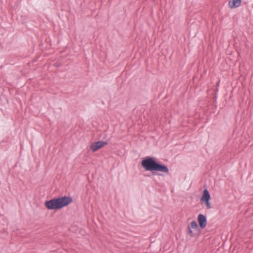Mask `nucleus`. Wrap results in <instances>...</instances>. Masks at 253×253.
I'll list each match as a JSON object with an SVG mask.
<instances>
[{"mask_svg": "<svg viewBox=\"0 0 253 253\" xmlns=\"http://www.w3.org/2000/svg\"><path fill=\"white\" fill-rule=\"evenodd\" d=\"M141 164L145 170L151 171L153 175L157 174L161 175L157 173V171L164 173H168L169 171V169L166 165L158 163L156 161L155 158L152 157L144 158Z\"/></svg>", "mask_w": 253, "mask_h": 253, "instance_id": "f257e3e1", "label": "nucleus"}, {"mask_svg": "<svg viewBox=\"0 0 253 253\" xmlns=\"http://www.w3.org/2000/svg\"><path fill=\"white\" fill-rule=\"evenodd\" d=\"M188 227L192 228L194 231L199 230L198 224L195 220L192 221L189 224H188Z\"/></svg>", "mask_w": 253, "mask_h": 253, "instance_id": "0eeeda50", "label": "nucleus"}, {"mask_svg": "<svg viewBox=\"0 0 253 253\" xmlns=\"http://www.w3.org/2000/svg\"><path fill=\"white\" fill-rule=\"evenodd\" d=\"M197 219L200 227L204 229L207 225L206 216L203 214H200L198 216Z\"/></svg>", "mask_w": 253, "mask_h": 253, "instance_id": "39448f33", "label": "nucleus"}, {"mask_svg": "<svg viewBox=\"0 0 253 253\" xmlns=\"http://www.w3.org/2000/svg\"><path fill=\"white\" fill-rule=\"evenodd\" d=\"M241 2V0H231L229 1L228 5L230 8H234L240 6Z\"/></svg>", "mask_w": 253, "mask_h": 253, "instance_id": "423d86ee", "label": "nucleus"}, {"mask_svg": "<svg viewBox=\"0 0 253 253\" xmlns=\"http://www.w3.org/2000/svg\"><path fill=\"white\" fill-rule=\"evenodd\" d=\"M108 143L106 141H98L91 143L90 145V149L92 151V152H94L97 151L98 149L104 147Z\"/></svg>", "mask_w": 253, "mask_h": 253, "instance_id": "20e7f679", "label": "nucleus"}, {"mask_svg": "<svg viewBox=\"0 0 253 253\" xmlns=\"http://www.w3.org/2000/svg\"><path fill=\"white\" fill-rule=\"evenodd\" d=\"M72 201V198L71 197L64 196L46 201L44 206L49 210H60L69 205Z\"/></svg>", "mask_w": 253, "mask_h": 253, "instance_id": "f03ea898", "label": "nucleus"}, {"mask_svg": "<svg viewBox=\"0 0 253 253\" xmlns=\"http://www.w3.org/2000/svg\"><path fill=\"white\" fill-rule=\"evenodd\" d=\"M192 229V228L190 227H188V233L190 235L191 237H194L195 236V235L194 234Z\"/></svg>", "mask_w": 253, "mask_h": 253, "instance_id": "6e6552de", "label": "nucleus"}, {"mask_svg": "<svg viewBox=\"0 0 253 253\" xmlns=\"http://www.w3.org/2000/svg\"><path fill=\"white\" fill-rule=\"evenodd\" d=\"M211 199V196L210 192L207 189H205L203 191L202 196L201 198V202L202 204H205L207 209H210L211 208L210 200Z\"/></svg>", "mask_w": 253, "mask_h": 253, "instance_id": "7ed1b4c3", "label": "nucleus"}]
</instances>
